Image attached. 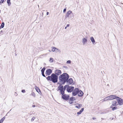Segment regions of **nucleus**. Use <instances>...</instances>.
<instances>
[{
	"label": "nucleus",
	"instance_id": "obj_3",
	"mask_svg": "<svg viewBox=\"0 0 123 123\" xmlns=\"http://www.w3.org/2000/svg\"><path fill=\"white\" fill-rule=\"evenodd\" d=\"M74 16V14L73 13H72V11L69 10L68 11L67 13V14L65 16L66 18H73Z\"/></svg>",
	"mask_w": 123,
	"mask_h": 123
},
{
	"label": "nucleus",
	"instance_id": "obj_39",
	"mask_svg": "<svg viewBox=\"0 0 123 123\" xmlns=\"http://www.w3.org/2000/svg\"><path fill=\"white\" fill-rule=\"evenodd\" d=\"M69 24H68L66 26L67 27H68L69 26Z\"/></svg>",
	"mask_w": 123,
	"mask_h": 123
},
{
	"label": "nucleus",
	"instance_id": "obj_8",
	"mask_svg": "<svg viewBox=\"0 0 123 123\" xmlns=\"http://www.w3.org/2000/svg\"><path fill=\"white\" fill-rule=\"evenodd\" d=\"M79 91V89L78 88L75 89L73 91L72 94L73 95L75 96L78 93V92Z\"/></svg>",
	"mask_w": 123,
	"mask_h": 123
},
{
	"label": "nucleus",
	"instance_id": "obj_6",
	"mask_svg": "<svg viewBox=\"0 0 123 123\" xmlns=\"http://www.w3.org/2000/svg\"><path fill=\"white\" fill-rule=\"evenodd\" d=\"M117 99L118 102V104L119 105H121L123 104V99L118 97H117Z\"/></svg>",
	"mask_w": 123,
	"mask_h": 123
},
{
	"label": "nucleus",
	"instance_id": "obj_9",
	"mask_svg": "<svg viewBox=\"0 0 123 123\" xmlns=\"http://www.w3.org/2000/svg\"><path fill=\"white\" fill-rule=\"evenodd\" d=\"M108 98H109V100H112L115 98H116L117 97V96L113 95L109 96H108Z\"/></svg>",
	"mask_w": 123,
	"mask_h": 123
},
{
	"label": "nucleus",
	"instance_id": "obj_35",
	"mask_svg": "<svg viewBox=\"0 0 123 123\" xmlns=\"http://www.w3.org/2000/svg\"><path fill=\"white\" fill-rule=\"evenodd\" d=\"M23 93H25V90H23L21 91Z\"/></svg>",
	"mask_w": 123,
	"mask_h": 123
},
{
	"label": "nucleus",
	"instance_id": "obj_25",
	"mask_svg": "<svg viewBox=\"0 0 123 123\" xmlns=\"http://www.w3.org/2000/svg\"><path fill=\"white\" fill-rule=\"evenodd\" d=\"M31 95L33 96L34 97H35L36 96V95L35 93L33 92H32Z\"/></svg>",
	"mask_w": 123,
	"mask_h": 123
},
{
	"label": "nucleus",
	"instance_id": "obj_16",
	"mask_svg": "<svg viewBox=\"0 0 123 123\" xmlns=\"http://www.w3.org/2000/svg\"><path fill=\"white\" fill-rule=\"evenodd\" d=\"M75 105V107L78 109L80 108V107L82 105L81 104H77Z\"/></svg>",
	"mask_w": 123,
	"mask_h": 123
},
{
	"label": "nucleus",
	"instance_id": "obj_30",
	"mask_svg": "<svg viewBox=\"0 0 123 123\" xmlns=\"http://www.w3.org/2000/svg\"><path fill=\"white\" fill-rule=\"evenodd\" d=\"M35 117H33L31 119V121H33L34 120V119L35 118Z\"/></svg>",
	"mask_w": 123,
	"mask_h": 123
},
{
	"label": "nucleus",
	"instance_id": "obj_28",
	"mask_svg": "<svg viewBox=\"0 0 123 123\" xmlns=\"http://www.w3.org/2000/svg\"><path fill=\"white\" fill-rule=\"evenodd\" d=\"M53 58H50V60H49V61L50 62H53Z\"/></svg>",
	"mask_w": 123,
	"mask_h": 123
},
{
	"label": "nucleus",
	"instance_id": "obj_4",
	"mask_svg": "<svg viewBox=\"0 0 123 123\" xmlns=\"http://www.w3.org/2000/svg\"><path fill=\"white\" fill-rule=\"evenodd\" d=\"M58 90L60 91V93L62 95H63L64 93V91L66 89V88H65V86L63 87V86L60 85L58 86Z\"/></svg>",
	"mask_w": 123,
	"mask_h": 123
},
{
	"label": "nucleus",
	"instance_id": "obj_23",
	"mask_svg": "<svg viewBox=\"0 0 123 123\" xmlns=\"http://www.w3.org/2000/svg\"><path fill=\"white\" fill-rule=\"evenodd\" d=\"M10 0H7V3L8 6H9L11 4V3L10 2Z\"/></svg>",
	"mask_w": 123,
	"mask_h": 123
},
{
	"label": "nucleus",
	"instance_id": "obj_46",
	"mask_svg": "<svg viewBox=\"0 0 123 123\" xmlns=\"http://www.w3.org/2000/svg\"><path fill=\"white\" fill-rule=\"evenodd\" d=\"M0 12H1V11H0Z\"/></svg>",
	"mask_w": 123,
	"mask_h": 123
},
{
	"label": "nucleus",
	"instance_id": "obj_44",
	"mask_svg": "<svg viewBox=\"0 0 123 123\" xmlns=\"http://www.w3.org/2000/svg\"><path fill=\"white\" fill-rule=\"evenodd\" d=\"M38 6L39 7V5H38Z\"/></svg>",
	"mask_w": 123,
	"mask_h": 123
},
{
	"label": "nucleus",
	"instance_id": "obj_12",
	"mask_svg": "<svg viewBox=\"0 0 123 123\" xmlns=\"http://www.w3.org/2000/svg\"><path fill=\"white\" fill-rule=\"evenodd\" d=\"M55 74L57 75H60L62 73L61 71L57 69L55 70Z\"/></svg>",
	"mask_w": 123,
	"mask_h": 123
},
{
	"label": "nucleus",
	"instance_id": "obj_10",
	"mask_svg": "<svg viewBox=\"0 0 123 123\" xmlns=\"http://www.w3.org/2000/svg\"><path fill=\"white\" fill-rule=\"evenodd\" d=\"M112 105L111 106V108H112L113 106H116L118 105L116 101H113L112 102Z\"/></svg>",
	"mask_w": 123,
	"mask_h": 123
},
{
	"label": "nucleus",
	"instance_id": "obj_33",
	"mask_svg": "<svg viewBox=\"0 0 123 123\" xmlns=\"http://www.w3.org/2000/svg\"><path fill=\"white\" fill-rule=\"evenodd\" d=\"M72 101H71V100H70L69 101V102L70 104H72L73 103V102H72Z\"/></svg>",
	"mask_w": 123,
	"mask_h": 123
},
{
	"label": "nucleus",
	"instance_id": "obj_24",
	"mask_svg": "<svg viewBox=\"0 0 123 123\" xmlns=\"http://www.w3.org/2000/svg\"><path fill=\"white\" fill-rule=\"evenodd\" d=\"M35 89L36 90L37 92H40V91L39 89L37 87Z\"/></svg>",
	"mask_w": 123,
	"mask_h": 123
},
{
	"label": "nucleus",
	"instance_id": "obj_43",
	"mask_svg": "<svg viewBox=\"0 0 123 123\" xmlns=\"http://www.w3.org/2000/svg\"><path fill=\"white\" fill-rule=\"evenodd\" d=\"M67 26H66V27H65V29H66V28H67Z\"/></svg>",
	"mask_w": 123,
	"mask_h": 123
},
{
	"label": "nucleus",
	"instance_id": "obj_22",
	"mask_svg": "<svg viewBox=\"0 0 123 123\" xmlns=\"http://www.w3.org/2000/svg\"><path fill=\"white\" fill-rule=\"evenodd\" d=\"M55 52H60L61 51L59 49L57 48H55Z\"/></svg>",
	"mask_w": 123,
	"mask_h": 123
},
{
	"label": "nucleus",
	"instance_id": "obj_20",
	"mask_svg": "<svg viewBox=\"0 0 123 123\" xmlns=\"http://www.w3.org/2000/svg\"><path fill=\"white\" fill-rule=\"evenodd\" d=\"M5 117H4L2 118H1L0 120V123H2L5 119Z\"/></svg>",
	"mask_w": 123,
	"mask_h": 123
},
{
	"label": "nucleus",
	"instance_id": "obj_31",
	"mask_svg": "<svg viewBox=\"0 0 123 123\" xmlns=\"http://www.w3.org/2000/svg\"><path fill=\"white\" fill-rule=\"evenodd\" d=\"M67 63H71V61L70 60L67 61L66 62Z\"/></svg>",
	"mask_w": 123,
	"mask_h": 123
},
{
	"label": "nucleus",
	"instance_id": "obj_34",
	"mask_svg": "<svg viewBox=\"0 0 123 123\" xmlns=\"http://www.w3.org/2000/svg\"><path fill=\"white\" fill-rule=\"evenodd\" d=\"M42 75L43 76L45 77V75L44 74V73H42Z\"/></svg>",
	"mask_w": 123,
	"mask_h": 123
},
{
	"label": "nucleus",
	"instance_id": "obj_7",
	"mask_svg": "<svg viewBox=\"0 0 123 123\" xmlns=\"http://www.w3.org/2000/svg\"><path fill=\"white\" fill-rule=\"evenodd\" d=\"M62 95V97L63 99L67 100L69 99V96L68 95L64 94Z\"/></svg>",
	"mask_w": 123,
	"mask_h": 123
},
{
	"label": "nucleus",
	"instance_id": "obj_2",
	"mask_svg": "<svg viewBox=\"0 0 123 123\" xmlns=\"http://www.w3.org/2000/svg\"><path fill=\"white\" fill-rule=\"evenodd\" d=\"M46 78L48 80L52 81L54 83L57 82L58 77L54 74H52L50 76H49Z\"/></svg>",
	"mask_w": 123,
	"mask_h": 123
},
{
	"label": "nucleus",
	"instance_id": "obj_11",
	"mask_svg": "<svg viewBox=\"0 0 123 123\" xmlns=\"http://www.w3.org/2000/svg\"><path fill=\"white\" fill-rule=\"evenodd\" d=\"M52 72V70L50 69H48L46 71V74H47L49 75Z\"/></svg>",
	"mask_w": 123,
	"mask_h": 123
},
{
	"label": "nucleus",
	"instance_id": "obj_37",
	"mask_svg": "<svg viewBox=\"0 0 123 123\" xmlns=\"http://www.w3.org/2000/svg\"><path fill=\"white\" fill-rule=\"evenodd\" d=\"M63 67L64 68H67V67L66 66H63Z\"/></svg>",
	"mask_w": 123,
	"mask_h": 123
},
{
	"label": "nucleus",
	"instance_id": "obj_26",
	"mask_svg": "<svg viewBox=\"0 0 123 123\" xmlns=\"http://www.w3.org/2000/svg\"><path fill=\"white\" fill-rule=\"evenodd\" d=\"M4 25H5V24H4V22H2V24L1 25V27L2 28H3L4 27Z\"/></svg>",
	"mask_w": 123,
	"mask_h": 123
},
{
	"label": "nucleus",
	"instance_id": "obj_42",
	"mask_svg": "<svg viewBox=\"0 0 123 123\" xmlns=\"http://www.w3.org/2000/svg\"><path fill=\"white\" fill-rule=\"evenodd\" d=\"M49 14V12H47V15H48Z\"/></svg>",
	"mask_w": 123,
	"mask_h": 123
},
{
	"label": "nucleus",
	"instance_id": "obj_21",
	"mask_svg": "<svg viewBox=\"0 0 123 123\" xmlns=\"http://www.w3.org/2000/svg\"><path fill=\"white\" fill-rule=\"evenodd\" d=\"M70 100L71 101H74L76 100V99L74 97H72L70 98Z\"/></svg>",
	"mask_w": 123,
	"mask_h": 123
},
{
	"label": "nucleus",
	"instance_id": "obj_38",
	"mask_svg": "<svg viewBox=\"0 0 123 123\" xmlns=\"http://www.w3.org/2000/svg\"><path fill=\"white\" fill-rule=\"evenodd\" d=\"M2 3H3L4 1V0H1Z\"/></svg>",
	"mask_w": 123,
	"mask_h": 123
},
{
	"label": "nucleus",
	"instance_id": "obj_27",
	"mask_svg": "<svg viewBox=\"0 0 123 123\" xmlns=\"http://www.w3.org/2000/svg\"><path fill=\"white\" fill-rule=\"evenodd\" d=\"M45 69V68H43L41 70L42 73H44V71Z\"/></svg>",
	"mask_w": 123,
	"mask_h": 123
},
{
	"label": "nucleus",
	"instance_id": "obj_29",
	"mask_svg": "<svg viewBox=\"0 0 123 123\" xmlns=\"http://www.w3.org/2000/svg\"><path fill=\"white\" fill-rule=\"evenodd\" d=\"M112 110L113 111H114L115 110L117 109V107H112Z\"/></svg>",
	"mask_w": 123,
	"mask_h": 123
},
{
	"label": "nucleus",
	"instance_id": "obj_40",
	"mask_svg": "<svg viewBox=\"0 0 123 123\" xmlns=\"http://www.w3.org/2000/svg\"><path fill=\"white\" fill-rule=\"evenodd\" d=\"M92 119H93V120H95V119H96V118L95 117H93V118H92Z\"/></svg>",
	"mask_w": 123,
	"mask_h": 123
},
{
	"label": "nucleus",
	"instance_id": "obj_47",
	"mask_svg": "<svg viewBox=\"0 0 123 123\" xmlns=\"http://www.w3.org/2000/svg\"><path fill=\"white\" fill-rule=\"evenodd\" d=\"M1 3L0 1V3Z\"/></svg>",
	"mask_w": 123,
	"mask_h": 123
},
{
	"label": "nucleus",
	"instance_id": "obj_5",
	"mask_svg": "<svg viewBox=\"0 0 123 123\" xmlns=\"http://www.w3.org/2000/svg\"><path fill=\"white\" fill-rule=\"evenodd\" d=\"M65 88H67V91L69 92H71L73 90L74 87L73 86H69L68 85H66L65 86Z\"/></svg>",
	"mask_w": 123,
	"mask_h": 123
},
{
	"label": "nucleus",
	"instance_id": "obj_41",
	"mask_svg": "<svg viewBox=\"0 0 123 123\" xmlns=\"http://www.w3.org/2000/svg\"><path fill=\"white\" fill-rule=\"evenodd\" d=\"M35 106V105H33L32 106V107H34Z\"/></svg>",
	"mask_w": 123,
	"mask_h": 123
},
{
	"label": "nucleus",
	"instance_id": "obj_36",
	"mask_svg": "<svg viewBox=\"0 0 123 123\" xmlns=\"http://www.w3.org/2000/svg\"><path fill=\"white\" fill-rule=\"evenodd\" d=\"M66 8L64 9L63 11V12H65L66 11Z\"/></svg>",
	"mask_w": 123,
	"mask_h": 123
},
{
	"label": "nucleus",
	"instance_id": "obj_17",
	"mask_svg": "<svg viewBox=\"0 0 123 123\" xmlns=\"http://www.w3.org/2000/svg\"><path fill=\"white\" fill-rule=\"evenodd\" d=\"M90 39L93 44H94L95 43V41L93 37H91L90 38Z\"/></svg>",
	"mask_w": 123,
	"mask_h": 123
},
{
	"label": "nucleus",
	"instance_id": "obj_18",
	"mask_svg": "<svg viewBox=\"0 0 123 123\" xmlns=\"http://www.w3.org/2000/svg\"><path fill=\"white\" fill-rule=\"evenodd\" d=\"M84 108H82L79 112H78L77 113V114H78V115L80 114H81V113H82V112L84 111ZM77 115L78 116V115Z\"/></svg>",
	"mask_w": 123,
	"mask_h": 123
},
{
	"label": "nucleus",
	"instance_id": "obj_1",
	"mask_svg": "<svg viewBox=\"0 0 123 123\" xmlns=\"http://www.w3.org/2000/svg\"><path fill=\"white\" fill-rule=\"evenodd\" d=\"M69 77L68 75L66 73H64L61 75L59 77L60 84H65L67 81Z\"/></svg>",
	"mask_w": 123,
	"mask_h": 123
},
{
	"label": "nucleus",
	"instance_id": "obj_15",
	"mask_svg": "<svg viewBox=\"0 0 123 123\" xmlns=\"http://www.w3.org/2000/svg\"><path fill=\"white\" fill-rule=\"evenodd\" d=\"M87 41V39L85 38H84L82 39V42L83 45H85Z\"/></svg>",
	"mask_w": 123,
	"mask_h": 123
},
{
	"label": "nucleus",
	"instance_id": "obj_32",
	"mask_svg": "<svg viewBox=\"0 0 123 123\" xmlns=\"http://www.w3.org/2000/svg\"><path fill=\"white\" fill-rule=\"evenodd\" d=\"M55 47H53V48H52V51H53V52H55Z\"/></svg>",
	"mask_w": 123,
	"mask_h": 123
},
{
	"label": "nucleus",
	"instance_id": "obj_13",
	"mask_svg": "<svg viewBox=\"0 0 123 123\" xmlns=\"http://www.w3.org/2000/svg\"><path fill=\"white\" fill-rule=\"evenodd\" d=\"M78 95L79 97H81L83 95V92L81 90H79L78 92Z\"/></svg>",
	"mask_w": 123,
	"mask_h": 123
},
{
	"label": "nucleus",
	"instance_id": "obj_14",
	"mask_svg": "<svg viewBox=\"0 0 123 123\" xmlns=\"http://www.w3.org/2000/svg\"><path fill=\"white\" fill-rule=\"evenodd\" d=\"M66 82L68 84L70 85L73 83V80L72 78H70L68 80V79Z\"/></svg>",
	"mask_w": 123,
	"mask_h": 123
},
{
	"label": "nucleus",
	"instance_id": "obj_45",
	"mask_svg": "<svg viewBox=\"0 0 123 123\" xmlns=\"http://www.w3.org/2000/svg\"><path fill=\"white\" fill-rule=\"evenodd\" d=\"M1 28V26H0V29Z\"/></svg>",
	"mask_w": 123,
	"mask_h": 123
},
{
	"label": "nucleus",
	"instance_id": "obj_19",
	"mask_svg": "<svg viewBox=\"0 0 123 123\" xmlns=\"http://www.w3.org/2000/svg\"><path fill=\"white\" fill-rule=\"evenodd\" d=\"M108 98V97H105L102 100V101L103 102L104 101H106L107 100H109V98Z\"/></svg>",
	"mask_w": 123,
	"mask_h": 123
}]
</instances>
